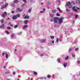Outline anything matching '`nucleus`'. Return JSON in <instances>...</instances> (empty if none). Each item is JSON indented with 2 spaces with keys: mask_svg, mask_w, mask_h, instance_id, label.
<instances>
[{
  "mask_svg": "<svg viewBox=\"0 0 80 80\" xmlns=\"http://www.w3.org/2000/svg\"><path fill=\"white\" fill-rule=\"evenodd\" d=\"M64 18L63 17L59 18L58 20V23L59 24H61L62 23H63V20Z\"/></svg>",
  "mask_w": 80,
  "mask_h": 80,
  "instance_id": "obj_1",
  "label": "nucleus"
},
{
  "mask_svg": "<svg viewBox=\"0 0 80 80\" xmlns=\"http://www.w3.org/2000/svg\"><path fill=\"white\" fill-rule=\"evenodd\" d=\"M58 18L57 17H55L54 19V22L55 23H57L58 22Z\"/></svg>",
  "mask_w": 80,
  "mask_h": 80,
  "instance_id": "obj_2",
  "label": "nucleus"
},
{
  "mask_svg": "<svg viewBox=\"0 0 80 80\" xmlns=\"http://www.w3.org/2000/svg\"><path fill=\"white\" fill-rule=\"evenodd\" d=\"M7 15V13L6 12H4L1 15L2 17H5V16Z\"/></svg>",
  "mask_w": 80,
  "mask_h": 80,
  "instance_id": "obj_3",
  "label": "nucleus"
},
{
  "mask_svg": "<svg viewBox=\"0 0 80 80\" xmlns=\"http://www.w3.org/2000/svg\"><path fill=\"white\" fill-rule=\"evenodd\" d=\"M7 5H8V4H6L5 5L2 6L1 8V9H3L4 8H6Z\"/></svg>",
  "mask_w": 80,
  "mask_h": 80,
  "instance_id": "obj_4",
  "label": "nucleus"
},
{
  "mask_svg": "<svg viewBox=\"0 0 80 80\" xmlns=\"http://www.w3.org/2000/svg\"><path fill=\"white\" fill-rule=\"evenodd\" d=\"M72 10L74 12H77V9H75V7H73L72 8Z\"/></svg>",
  "mask_w": 80,
  "mask_h": 80,
  "instance_id": "obj_5",
  "label": "nucleus"
},
{
  "mask_svg": "<svg viewBox=\"0 0 80 80\" xmlns=\"http://www.w3.org/2000/svg\"><path fill=\"white\" fill-rule=\"evenodd\" d=\"M12 18L13 19V20H16V19L17 18V16L16 15L13 16Z\"/></svg>",
  "mask_w": 80,
  "mask_h": 80,
  "instance_id": "obj_6",
  "label": "nucleus"
},
{
  "mask_svg": "<svg viewBox=\"0 0 80 80\" xmlns=\"http://www.w3.org/2000/svg\"><path fill=\"white\" fill-rule=\"evenodd\" d=\"M75 5V3L73 1H72L71 2V5Z\"/></svg>",
  "mask_w": 80,
  "mask_h": 80,
  "instance_id": "obj_7",
  "label": "nucleus"
},
{
  "mask_svg": "<svg viewBox=\"0 0 80 80\" xmlns=\"http://www.w3.org/2000/svg\"><path fill=\"white\" fill-rule=\"evenodd\" d=\"M22 9H20V8L17 9L16 12H22Z\"/></svg>",
  "mask_w": 80,
  "mask_h": 80,
  "instance_id": "obj_8",
  "label": "nucleus"
},
{
  "mask_svg": "<svg viewBox=\"0 0 80 80\" xmlns=\"http://www.w3.org/2000/svg\"><path fill=\"white\" fill-rule=\"evenodd\" d=\"M71 5V3L70 2H68L66 4L67 6H68V7L69 5Z\"/></svg>",
  "mask_w": 80,
  "mask_h": 80,
  "instance_id": "obj_9",
  "label": "nucleus"
},
{
  "mask_svg": "<svg viewBox=\"0 0 80 80\" xmlns=\"http://www.w3.org/2000/svg\"><path fill=\"white\" fill-rule=\"evenodd\" d=\"M31 10H32V8H30L28 10V12L29 13H31Z\"/></svg>",
  "mask_w": 80,
  "mask_h": 80,
  "instance_id": "obj_10",
  "label": "nucleus"
},
{
  "mask_svg": "<svg viewBox=\"0 0 80 80\" xmlns=\"http://www.w3.org/2000/svg\"><path fill=\"white\" fill-rule=\"evenodd\" d=\"M28 27V26L27 25H25L23 27V29H25V28H27Z\"/></svg>",
  "mask_w": 80,
  "mask_h": 80,
  "instance_id": "obj_11",
  "label": "nucleus"
},
{
  "mask_svg": "<svg viewBox=\"0 0 80 80\" xmlns=\"http://www.w3.org/2000/svg\"><path fill=\"white\" fill-rule=\"evenodd\" d=\"M67 63H66V62H65L64 63L63 65H64V67H66V66H67Z\"/></svg>",
  "mask_w": 80,
  "mask_h": 80,
  "instance_id": "obj_12",
  "label": "nucleus"
},
{
  "mask_svg": "<svg viewBox=\"0 0 80 80\" xmlns=\"http://www.w3.org/2000/svg\"><path fill=\"white\" fill-rule=\"evenodd\" d=\"M28 21L27 20H25L24 21V23H25V24H27V23H28Z\"/></svg>",
  "mask_w": 80,
  "mask_h": 80,
  "instance_id": "obj_13",
  "label": "nucleus"
},
{
  "mask_svg": "<svg viewBox=\"0 0 80 80\" xmlns=\"http://www.w3.org/2000/svg\"><path fill=\"white\" fill-rule=\"evenodd\" d=\"M14 2L15 3H18V2H19V1L18 0H15L14 1Z\"/></svg>",
  "mask_w": 80,
  "mask_h": 80,
  "instance_id": "obj_14",
  "label": "nucleus"
},
{
  "mask_svg": "<svg viewBox=\"0 0 80 80\" xmlns=\"http://www.w3.org/2000/svg\"><path fill=\"white\" fill-rule=\"evenodd\" d=\"M6 58H8V55L7 53H6Z\"/></svg>",
  "mask_w": 80,
  "mask_h": 80,
  "instance_id": "obj_15",
  "label": "nucleus"
},
{
  "mask_svg": "<svg viewBox=\"0 0 80 80\" xmlns=\"http://www.w3.org/2000/svg\"><path fill=\"white\" fill-rule=\"evenodd\" d=\"M29 18V17L28 16H26L24 18H26V19H28Z\"/></svg>",
  "mask_w": 80,
  "mask_h": 80,
  "instance_id": "obj_16",
  "label": "nucleus"
},
{
  "mask_svg": "<svg viewBox=\"0 0 80 80\" xmlns=\"http://www.w3.org/2000/svg\"><path fill=\"white\" fill-rule=\"evenodd\" d=\"M52 13H55V12H56V10H53L52 11Z\"/></svg>",
  "mask_w": 80,
  "mask_h": 80,
  "instance_id": "obj_17",
  "label": "nucleus"
},
{
  "mask_svg": "<svg viewBox=\"0 0 80 80\" xmlns=\"http://www.w3.org/2000/svg\"><path fill=\"white\" fill-rule=\"evenodd\" d=\"M4 21V20H3V19H2L1 21V23H3V22Z\"/></svg>",
  "mask_w": 80,
  "mask_h": 80,
  "instance_id": "obj_18",
  "label": "nucleus"
},
{
  "mask_svg": "<svg viewBox=\"0 0 80 80\" xmlns=\"http://www.w3.org/2000/svg\"><path fill=\"white\" fill-rule=\"evenodd\" d=\"M50 37L51 39H53L54 38V37L53 36H51Z\"/></svg>",
  "mask_w": 80,
  "mask_h": 80,
  "instance_id": "obj_19",
  "label": "nucleus"
},
{
  "mask_svg": "<svg viewBox=\"0 0 80 80\" xmlns=\"http://www.w3.org/2000/svg\"><path fill=\"white\" fill-rule=\"evenodd\" d=\"M8 25H10V26L13 27V25L12 24H11V22H10L9 23Z\"/></svg>",
  "mask_w": 80,
  "mask_h": 80,
  "instance_id": "obj_20",
  "label": "nucleus"
},
{
  "mask_svg": "<svg viewBox=\"0 0 80 80\" xmlns=\"http://www.w3.org/2000/svg\"><path fill=\"white\" fill-rule=\"evenodd\" d=\"M58 10H59V12H60V13H62V11H61V10L60 8H58Z\"/></svg>",
  "mask_w": 80,
  "mask_h": 80,
  "instance_id": "obj_21",
  "label": "nucleus"
},
{
  "mask_svg": "<svg viewBox=\"0 0 80 80\" xmlns=\"http://www.w3.org/2000/svg\"><path fill=\"white\" fill-rule=\"evenodd\" d=\"M66 11L67 12H70V10L68 9H66Z\"/></svg>",
  "mask_w": 80,
  "mask_h": 80,
  "instance_id": "obj_22",
  "label": "nucleus"
},
{
  "mask_svg": "<svg viewBox=\"0 0 80 80\" xmlns=\"http://www.w3.org/2000/svg\"><path fill=\"white\" fill-rule=\"evenodd\" d=\"M71 55H72V56L73 57H75V55L73 53L71 54Z\"/></svg>",
  "mask_w": 80,
  "mask_h": 80,
  "instance_id": "obj_23",
  "label": "nucleus"
},
{
  "mask_svg": "<svg viewBox=\"0 0 80 80\" xmlns=\"http://www.w3.org/2000/svg\"><path fill=\"white\" fill-rule=\"evenodd\" d=\"M18 35H21V34H22V32H20L18 33Z\"/></svg>",
  "mask_w": 80,
  "mask_h": 80,
  "instance_id": "obj_24",
  "label": "nucleus"
},
{
  "mask_svg": "<svg viewBox=\"0 0 80 80\" xmlns=\"http://www.w3.org/2000/svg\"><path fill=\"white\" fill-rule=\"evenodd\" d=\"M18 27V26L17 25H16L14 27V28H17Z\"/></svg>",
  "mask_w": 80,
  "mask_h": 80,
  "instance_id": "obj_25",
  "label": "nucleus"
},
{
  "mask_svg": "<svg viewBox=\"0 0 80 80\" xmlns=\"http://www.w3.org/2000/svg\"><path fill=\"white\" fill-rule=\"evenodd\" d=\"M33 74L34 75H37V73L36 72H34Z\"/></svg>",
  "mask_w": 80,
  "mask_h": 80,
  "instance_id": "obj_26",
  "label": "nucleus"
},
{
  "mask_svg": "<svg viewBox=\"0 0 80 80\" xmlns=\"http://www.w3.org/2000/svg\"><path fill=\"white\" fill-rule=\"evenodd\" d=\"M16 15L17 16V17H18L19 18H20V14H18V15Z\"/></svg>",
  "mask_w": 80,
  "mask_h": 80,
  "instance_id": "obj_27",
  "label": "nucleus"
},
{
  "mask_svg": "<svg viewBox=\"0 0 80 80\" xmlns=\"http://www.w3.org/2000/svg\"><path fill=\"white\" fill-rule=\"evenodd\" d=\"M14 35H15L14 34H12L11 35V37H14Z\"/></svg>",
  "mask_w": 80,
  "mask_h": 80,
  "instance_id": "obj_28",
  "label": "nucleus"
},
{
  "mask_svg": "<svg viewBox=\"0 0 80 80\" xmlns=\"http://www.w3.org/2000/svg\"><path fill=\"white\" fill-rule=\"evenodd\" d=\"M78 48H76L75 49V51H78Z\"/></svg>",
  "mask_w": 80,
  "mask_h": 80,
  "instance_id": "obj_29",
  "label": "nucleus"
},
{
  "mask_svg": "<svg viewBox=\"0 0 80 80\" xmlns=\"http://www.w3.org/2000/svg\"><path fill=\"white\" fill-rule=\"evenodd\" d=\"M68 56H67L65 58V60H68Z\"/></svg>",
  "mask_w": 80,
  "mask_h": 80,
  "instance_id": "obj_30",
  "label": "nucleus"
},
{
  "mask_svg": "<svg viewBox=\"0 0 80 80\" xmlns=\"http://www.w3.org/2000/svg\"><path fill=\"white\" fill-rule=\"evenodd\" d=\"M6 53H4V52H3L2 54V56H4V55H6Z\"/></svg>",
  "mask_w": 80,
  "mask_h": 80,
  "instance_id": "obj_31",
  "label": "nucleus"
},
{
  "mask_svg": "<svg viewBox=\"0 0 80 80\" xmlns=\"http://www.w3.org/2000/svg\"><path fill=\"white\" fill-rule=\"evenodd\" d=\"M77 17H78V15H75V18H77Z\"/></svg>",
  "mask_w": 80,
  "mask_h": 80,
  "instance_id": "obj_32",
  "label": "nucleus"
},
{
  "mask_svg": "<svg viewBox=\"0 0 80 80\" xmlns=\"http://www.w3.org/2000/svg\"><path fill=\"white\" fill-rule=\"evenodd\" d=\"M57 61H58V62H60V59L59 58L58 59Z\"/></svg>",
  "mask_w": 80,
  "mask_h": 80,
  "instance_id": "obj_33",
  "label": "nucleus"
},
{
  "mask_svg": "<svg viewBox=\"0 0 80 80\" xmlns=\"http://www.w3.org/2000/svg\"><path fill=\"white\" fill-rule=\"evenodd\" d=\"M56 15L58 17H59V16H60V14H59L58 13H57L56 14Z\"/></svg>",
  "mask_w": 80,
  "mask_h": 80,
  "instance_id": "obj_34",
  "label": "nucleus"
},
{
  "mask_svg": "<svg viewBox=\"0 0 80 80\" xmlns=\"http://www.w3.org/2000/svg\"><path fill=\"white\" fill-rule=\"evenodd\" d=\"M23 2H24L25 3H27V1L26 0H23Z\"/></svg>",
  "mask_w": 80,
  "mask_h": 80,
  "instance_id": "obj_35",
  "label": "nucleus"
},
{
  "mask_svg": "<svg viewBox=\"0 0 80 80\" xmlns=\"http://www.w3.org/2000/svg\"><path fill=\"white\" fill-rule=\"evenodd\" d=\"M44 12L43 11H41L40 12V13H44Z\"/></svg>",
  "mask_w": 80,
  "mask_h": 80,
  "instance_id": "obj_36",
  "label": "nucleus"
},
{
  "mask_svg": "<svg viewBox=\"0 0 80 80\" xmlns=\"http://www.w3.org/2000/svg\"><path fill=\"white\" fill-rule=\"evenodd\" d=\"M8 29V30H10V29H11V28L9 27H8L7 28Z\"/></svg>",
  "mask_w": 80,
  "mask_h": 80,
  "instance_id": "obj_37",
  "label": "nucleus"
},
{
  "mask_svg": "<svg viewBox=\"0 0 80 80\" xmlns=\"http://www.w3.org/2000/svg\"><path fill=\"white\" fill-rule=\"evenodd\" d=\"M72 5H71V6H70L69 7V8H72Z\"/></svg>",
  "mask_w": 80,
  "mask_h": 80,
  "instance_id": "obj_38",
  "label": "nucleus"
},
{
  "mask_svg": "<svg viewBox=\"0 0 80 80\" xmlns=\"http://www.w3.org/2000/svg\"><path fill=\"white\" fill-rule=\"evenodd\" d=\"M6 33H7V34L9 33V32H8V31H6Z\"/></svg>",
  "mask_w": 80,
  "mask_h": 80,
  "instance_id": "obj_39",
  "label": "nucleus"
},
{
  "mask_svg": "<svg viewBox=\"0 0 80 80\" xmlns=\"http://www.w3.org/2000/svg\"><path fill=\"white\" fill-rule=\"evenodd\" d=\"M50 77H51L50 75H49L47 77L48 78H50Z\"/></svg>",
  "mask_w": 80,
  "mask_h": 80,
  "instance_id": "obj_40",
  "label": "nucleus"
},
{
  "mask_svg": "<svg viewBox=\"0 0 80 80\" xmlns=\"http://www.w3.org/2000/svg\"><path fill=\"white\" fill-rule=\"evenodd\" d=\"M46 40L45 39L43 40V41H42V43H44V42H45Z\"/></svg>",
  "mask_w": 80,
  "mask_h": 80,
  "instance_id": "obj_41",
  "label": "nucleus"
},
{
  "mask_svg": "<svg viewBox=\"0 0 80 80\" xmlns=\"http://www.w3.org/2000/svg\"><path fill=\"white\" fill-rule=\"evenodd\" d=\"M51 17H53V16H54V15L53 14H51Z\"/></svg>",
  "mask_w": 80,
  "mask_h": 80,
  "instance_id": "obj_42",
  "label": "nucleus"
},
{
  "mask_svg": "<svg viewBox=\"0 0 80 80\" xmlns=\"http://www.w3.org/2000/svg\"><path fill=\"white\" fill-rule=\"evenodd\" d=\"M11 13H15V12H14V11H11Z\"/></svg>",
  "mask_w": 80,
  "mask_h": 80,
  "instance_id": "obj_43",
  "label": "nucleus"
},
{
  "mask_svg": "<svg viewBox=\"0 0 80 80\" xmlns=\"http://www.w3.org/2000/svg\"><path fill=\"white\" fill-rule=\"evenodd\" d=\"M56 42H58V38L57 39Z\"/></svg>",
  "mask_w": 80,
  "mask_h": 80,
  "instance_id": "obj_44",
  "label": "nucleus"
},
{
  "mask_svg": "<svg viewBox=\"0 0 80 80\" xmlns=\"http://www.w3.org/2000/svg\"><path fill=\"white\" fill-rule=\"evenodd\" d=\"M72 51V49H71V48L69 49V52H70V51Z\"/></svg>",
  "mask_w": 80,
  "mask_h": 80,
  "instance_id": "obj_45",
  "label": "nucleus"
},
{
  "mask_svg": "<svg viewBox=\"0 0 80 80\" xmlns=\"http://www.w3.org/2000/svg\"><path fill=\"white\" fill-rule=\"evenodd\" d=\"M43 11H45V8H43Z\"/></svg>",
  "mask_w": 80,
  "mask_h": 80,
  "instance_id": "obj_46",
  "label": "nucleus"
},
{
  "mask_svg": "<svg viewBox=\"0 0 80 80\" xmlns=\"http://www.w3.org/2000/svg\"><path fill=\"white\" fill-rule=\"evenodd\" d=\"M78 4H80V1H78Z\"/></svg>",
  "mask_w": 80,
  "mask_h": 80,
  "instance_id": "obj_47",
  "label": "nucleus"
},
{
  "mask_svg": "<svg viewBox=\"0 0 80 80\" xmlns=\"http://www.w3.org/2000/svg\"><path fill=\"white\" fill-rule=\"evenodd\" d=\"M54 41H52L51 42L52 43H54Z\"/></svg>",
  "mask_w": 80,
  "mask_h": 80,
  "instance_id": "obj_48",
  "label": "nucleus"
},
{
  "mask_svg": "<svg viewBox=\"0 0 80 80\" xmlns=\"http://www.w3.org/2000/svg\"><path fill=\"white\" fill-rule=\"evenodd\" d=\"M2 27H4V24H3L2 25Z\"/></svg>",
  "mask_w": 80,
  "mask_h": 80,
  "instance_id": "obj_49",
  "label": "nucleus"
},
{
  "mask_svg": "<svg viewBox=\"0 0 80 80\" xmlns=\"http://www.w3.org/2000/svg\"><path fill=\"white\" fill-rule=\"evenodd\" d=\"M41 56H43V55H44V54H41L40 55Z\"/></svg>",
  "mask_w": 80,
  "mask_h": 80,
  "instance_id": "obj_50",
  "label": "nucleus"
},
{
  "mask_svg": "<svg viewBox=\"0 0 80 80\" xmlns=\"http://www.w3.org/2000/svg\"><path fill=\"white\" fill-rule=\"evenodd\" d=\"M78 63H80V61H78Z\"/></svg>",
  "mask_w": 80,
  "mask_h": 80,
  "instance_id": "obj_51",
  "label": "nucleus"
},
{
  "mask_svg": "<svg viewBox=\"0 0 80 80\" xmlns=\"http://www.w3.org/2000/svg\"><path fill=\"white\" fill-rule=\"evenodd\" d=\"M77 8L78 10H80V8Z\"/></svg>",
  "mask_w": 80,
  "mask_h": 80,
  "instance_id": "obj_52",
  "label": "nucleus"
},
{
  "mask_svg": "<svg viewBox=\"0 0 80 80\" xmlns=\"http://www.w3.org/2000/svg\"><path fill=\"white\" fill-rule=\"evenodd\" d=\"M3 68H4L5 69L6 68V67H5V66H3Z\"/></svg>",
  "mask_w": 80,
  "mask_h": 80,
  "instance_id": "obj_53",
  "label": "nucleus"
},
{
  "mask_svg": "<svg viewBox=\"0 0 80 80\" xmlns=\"http://www.w3.org/2000/svg\"><path fill=\"white\" fill-rule=\"evenodd\" d=\"M12 7H15V5L14 4H13L12 5Z\"/></svg>",
  "mask_w": 80,
  "mask_h": 80,
  "instance_id": "obj_54",
  "label": "nucleus"
},
{
  "mask_svg": "<svg viewBox=\"0 0 80 80\" xmlns=\"http://www.w3.org/2000/svg\"><path fill=\"white\" fill-rule=\"evenodd\" d=\"M50 22H53V20H50Z\"/></svg>",
  "mask_w": 80,
  "mask_h": 80,
  "instance_id": "obj_55",
  "label": "nucleus"
},
{
  "mask_svg": "<svg viewBox=\"0 0 80 80\" xmlns=\"http://www.w3.org/2000/svg\"><path fill=\"white\" fill-rule=\"evenodd\" d=\"M10 19V18H8V19H7V20H9Z\"/></svg>",
  "mask_w": 80,
  "mask_h": 80,
  "instance_id": "obj_56",
  "label": "nucleus"
},
{
  "mask_svg": "<svg viewBox=\"0 0 80 80\" xmlns=\"http://www.w3.org/2000/svg\"><path fill=\"white\" fill-rule=\"evenodd\" d=\"M13 75H15V72H13Z\"/></svg>",
  "mask_w": 80,
  "mask_h": 80,
  "instance_id": "obj_57",
  "label": "nucleus"
},
{
  "mask_svg": "<svg viewBox=\"0 0 80 80\" xmlns=\"http://www.w3.org/2000/svg\"><path fill=\"white\" fill-rule=\"evenodd\" d=\"M48 9H50V8L49 7H48Z\"/></svg>",
  "mask_w": 80,
  "mask_h": 80,
  "instance_id": "obj_58",
  "label": "nucleus"
},
{
  "mask_svg": "<svg viewBox=\"0 0 80 80\" xmlns=\"http://www.w3.org/2000/svg\"><path fill=\"white\" fill-rule=\"evenodd\" d=\"M58 2H60V0H58Z\"/></svg>",
  "mask_w": 80,
  "mask_h": 80,
  "instance_id": "obj_59",
  "label": "nucleus"
},
{
  "mask_svg": "<svg viewBox=\"0 0 80 80\" xmlns=\"http://www.w3.org/2000/svg\"><path fill=\"white\" fill-rule=\"evenodd\" d=\"M2 26H0V28H2Z\"/></svg>",
  "mask_w": 80,
  "mask_h": 80,
  "instance_id": "obj_60",
  "label": "nucleus"
},
{
  "mask_svg": "<svg viewBox=\"0 0 80 80\" xmlns=\"http://www.w3.org/2000/svg\"><path fill=\"white\" fill-rule=\"evenodd\" d=\"M49 45H52V44H49Z\"/></svg>",
  "mask_w": 80,
  "mask_h": 80,
  "instance_id": "obj_61",
  "label": "nucleus"
},
{
  "mask_svg": "<svg viewBox=\"0 0 80 80\" xmlns=\"http://www.w3.org/2000/svg\"><path fill=\"white\" fill-rule=\"evenodd\" d=\"M15 52H17V49L15 50Z\"/></svg>",
  "mask_w": 80,
  "mask_h": 80,
  "instance_id": "obj_62",
  "label": "nucleus"
},
{
  "mask_svg": "<svg viewBox=\"0 0 80 80\" xmlns=\"http://www.w3.org/2000/svg\"><path fill=\"white\" fill-rule=\"evenodd\" d=\"M24 5H25V4H24L23 5H22L23 7V6H24Z\"/></svg>",
  "mask_w": 80,
  "mask_h": 80,
  "instance_id": "obj_63",
  "label": "nucleus"
},
{
  "mask_svg": "<svg viewBox=\"0 0 80 80\" xmlns=\"http://www.w3.org/2000/svg\"><path fill=\"white\" fill-rule=\"evenodd\" d=\"M44 79H46V78H44Z\"/></svg>",
  "mask_w": 80,
  "mask_h": 80,
  "instance_id": "obj_64",
  "label": "nucleus"
}]
</instances>
